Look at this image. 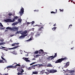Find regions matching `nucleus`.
Wrapping results in <instances>:
<instances>
[{"instance_id": "62", "label": "nucleus", "mask_w": 75, "mask_h": 75, "mask_svg": "<svg viewBox=\"0 0 75 75\" xmlns=\"http://www.w3.org/2000/svg\"><path fill=\"white\" fill-rule=\"evenodd\" d=\"M2 28L3 30H4V28Z\"/></svg>"}, {"instance_id": "22", "label": "nucleus", "mask_w": 75, "mask_h": 75, "mask_svg": "<svg viewBox=\"0 0 75 75\" xmlns=\"http://www.w3.org/2000/svg\"><path fill=\"white\" fill-rule=\"evenodd\" d=\"M18 31V30H16L15 31H17L16 32V34H18L20 33V31Z\"/></svg>"}, {"instance_id": "44", "label": "nucleus", "mask_w": 75, "mask_h": 75, "mask_svg": "<svg viewBox=\"0 0 75 75\" xmlns=\"http://www.w3.org/2000/svg\"><path fill=\"white\" fill-rule=\"evenodd\" d=\"M13 49H14V47L12 48H9V50H13Z\"/></svg>"}, {"instance_id": "34", "label": "nucleus", "mask_w": 75, "mask_h": 75, "mask_svg": "<svg viewBox=\"0 0 75 75\" xmlns=\"http://www.w3.org/2000/svg\"><path fill=\"white\" fill-rule=\"evenodd\" d=\"M34 28H32L30 29V31H34Z\"/></svg>"}, {"instance_id": "50", "label": "nucleus", "mask_w": 75, "mask_h": 75, "mask_svg": "<svg viewBox=\"0 0 75 75\" xmlns=\"http://www.w3.org/2000/svg\"><path fill=\"white\" fill-rule=\"evenodd\" d=\"M26 62H30V61L29 60H28H28H27V61Z\"/></svg>"}, {"instance_id": "36", "label": "nucleus", "mask_w": 75, "mask_h": 75, "mask_svg": "<svg viewBox=\"0 0 75 75\" xmlns=\"http://www.w3.org/2000/svg\"><path fill=\"white\" fill-rule=\"evenodd\" d=\"M32 24H34V23H35V22H34V21H33L32 22H31Z\"/></svg>"}, {"instance_id": "40", "label": "nucleus", "mask_w": 75, "mask_h": 75, "mask_svg": "<svg viewBox=\"0 0 75 75\" xmlns=\"http://www.w3.org/2000/svg\"><path fill=\"white\" fill-rule=\"evenodd\" d=\"M34 11H36V12H38V11H39V10H38H38H34Z\"/></svg>"}, {"instance_id": "2", "label": "nucleus", "mask_w": 75, "mask_h": 75, "mask_svg": "<svg viewBox=\"0 0 75 75\" xmlns=\"http://www.w3.org/2000/svg\"><path fill=\"white\" fill-rule=\"evenodd\" d=\"M62 57L61 59H59L58 60H57L55 62V63L57 64V63H61V62L62 61H64L65 59H67L68 58L66 57Z\"/></svg>"}, {"instance_id": "7", "label": "nucleus", "mask_w": 75, "mask_h": 75, "mask_svg": "<svg viewBox=\"0 0 75 75\" xmlns=\"http://www.w3.org/2000/svg\"><path fill=\"white\" fill-rule=\"evenodd\" d=\"M57 72V70H55L54 69H52L50 70L49 73H52V74H53V73Z\"/></svg>"}, {"instance_id": "52", "label": "nucleus", "mask_w": 75, "mask_h": 75, "mask_svg": "<svg viewBox=\"0 0 75 75\" xmlns=\"http://www.w3.org/2000/svg\"><path fill=\"white\" fill-rule=\"evenodd\" d=\"M54 57H52V58H51V60H52V59H53V58H54Z\"/></svg>"}, {"instance_id": "42", "label": "nucleus", "mask_w": 75, "mask_h": 75, "mask_svg": "<svg viewBox=\"0 0 75 75\" xmlns=\"http://www.w3.org/2000/svg\"><path fill=\"white\" fill-rule=\"evenodd\" d=\"M46 70L47 71V72H50V70L48 69H47Z\"/></svg>"}, {"instance_id": "57", "label": "nucleus", "mask_w": 75, "mask_h": 75, "mask_svg": "<svg viewBox=\"0 0 75 75\" xmlns=\"http://www.w3.org/2000/svg\"><path fill=\"white\" fill-rule=\"evenodd\" d=\"M74 47H73L72 48H71V50H73V49H74Z\"/></svg>"}, {"instance_id": "41", "label": "nucleus", "mask_w": 75, "mask_h": 75, "mask_svg": "<svg viewBox=\"0 0 75 75\" xmlns=\"http://www.w3.org/2000/svg\"><path fill=\"white\" fill-rule=\"evenodd\" d=\"M28 35V34H25V35H23V36H24V37H25V36H27V35Z\"/></svg>"}, {"instance_id": "32", "label": "nucleus", "mask_w": 75, "mask_h": 75, "mask_svg": "<svg viewBox=\"0 0 75 75\" xmlns=\"http://www.w3.org/2000/svg\"><path fill=\"white\" fill-rule=\"evenodd\" d=\"M18 21L20 23H21V20L20 19H18Z\"/></svg>"}, {"instance_id": "64", "label": "nucleus", "mask_w": 75, "mask_h": 75, "mask_svg": "<svg viewBox=\"0 0 75 75\" xmlns=\"http://www.w3.org/2000/svg\"><path fill=\"white\" fill-rule=\"evenodd\" d=\"M41 66H40H40H41V65H42V64H41Z\"/></svg>"}, {"instance_id": "16", "label": "nucleus", "mask_w": 75, "mask_h": 75, "mask_svg": "<svg viewBox=\"0 0 75 75\" xmlns=\"http://www.w3.org/2000/svg\"><path fill=\"white\" fill-rule=\"evenodd\" d=\"M15 44H16V45H19V43H15L14 44H12L11 45L12 46H15Z\"/></svg>"}, {"instance_id": "38", "label": "nucleus", "mask_w": 75, "mask_h": 75, "mask_svg": "<svg viewBox=\"0 0 75 75\" xmlns=\"http://www.w3.org/2000/svg\"><path fill=\"white\" fill-rule=\"evenodd\" d=\"M0 26L1 27H3V25H2L1 23H0Z\"/></svg>"}, {"instance_id": "47", "label": "nucleus", "mask_w": 75, "mask_h": 75, "mask_svg": "<svg viewBox=\"0 0 75 75\" xmlns=\"http://www.w3.org/2000/svg\"><path fill=\"white\" fill-rule=\"evenodd\" d=\"M3 44H4L3 42H1L0 43V45H2Z\"/></svg>"}, {"instance_id": "4", "label": "nucleus", "mask_w": 75, "mask_h": 75, "mask_svg": "<svg viewBox=\"0 0 75 75\" xmlns=\"http://www.w3.org/2000/svg\"><path fill=\"white\" fill-rule=\"evenodd\" d=\"M18 18V16H16L14 19H13V20L11 19H6V20L5 19L4 21L5 22H11V23H13L14 21H15V20H17Z\"/></svg>"}, {"instance_id": "35", "label": "nucleus", "mask_w": 75, "mask_h": 75, "mask_svg": "<svg viewBox=\"0 0 75 75\" xmlns=\"http://www.w3.org/2000/svg\"><path fill=\"white\" fill-rule=\"evenodd\" d=\"M51 14H52V13L54 14H55V13H56V12H54V11H52L51 12Z\"/></svg>"}, {"instance_id": "14", "label": "nucleus", "mask_w": 75, "mask_h": 75, "mask_svg": "<svg viewBox=\"0 0 75 75\" xmlns=\"http://www.w3.org/2000/svg\"><path fill=\"white\" fill-rule=\"evenodd\" d=\"M27 30H25L23 32V35H25V34H26L27 33Z\"/></svg>"}, {"instance_id": "23", "label": "nucleus", "mask_w": 75, "mask_h": 75, "mask_svg": "<svg viewBox=\"0 0 75 75\" xmlns=\"http://www.w3.org/2000/svg\"><path fill=\"white\" fill-rule=\"evenodd\" d=\"M18 23L17 22L15 23H13V24H12V25H16Z\"/></svg>"}, {"instance_id": "8", "label": "nucleus", "mask_w": 75, "mask_h": 75, "mask_svg": "<svg viewBox=\"0 0 75 75\" xmlns=\"http://www.w3.org/2000/svg\"><path fill=\"white\" fill-rule=\"evenodd\" d=\"M69 65V62H68L66 64L64 65V68H67Z\"/></svg>"}, {"instance_id": "31", "label": "nucleus", "mask_w": 75, "mask_h": 75, "mask_svg": "<svg viewBox=\"0 0 75 75\" xmlns=\"http://www.w3.org/2000/svg\"><path fill=\"white\" fill-rule=\"evenodd\" d=\"M59 10L60 11V12H61L62 11V12L64 11V9H62V10L61 9H60Z\"/></svg>"}, {"instance_id": "10", "label": "nucleus", "mask_w": 75, "mask_h": 75, "mask_svg": "<svg viewBox=\"0 0 75 75\" xmlns=\"http://www.w3.org/2000/svg\"><path fill=\"white\" fill-rule=\"evenodd\" d=\"M11 53H12L13 54H14L15 55H17V52L16 51V50L13 51V52H10Z\"/></svg>"}, {"instance_id": "18", "label": "nucleus", "mask_w": 75, "mask_h": 75, "mask_svg": "<svg viewBox=\"0 0 75 75\" xmlns=\"http://www.w3.org/2000/svg\"><path fill=\"white\" fill-rule=\"evenodd\" d=\"M28 69V70H31V69H32L31 66L30 67H29Z\"/></svg>"}, {"instance_id": "24", "label": "nucleus", "mask_w": 75, "mask_h": 75, "mask_svg": "<svg viewBox=\"0 0 75 75\" xmlns=\"http://www.w3.org/2000/svg\"><path fill=\"white\" fill-rule=\"evenodd\" d=\"M57 56V53H54V58H55V57H56Z\"/></svg>"}, {"instance_id": "25", "label": "nucleus", "mask_w": 75, "mask_h": 75, "mask_svg": "<svg viewBox=\"0 0 75 75\" xmlns=\"http://www.w3.org/2000/svg\"><path fill=\"white\" fill-rule=\"evenodd\" d=\"M0 63H4V62H3V60H0Z\"/></svg>"}, {"instance_id": "59", "label": "nucleus", "mask_w": 75, "mask_h": 75, "mask_svg": "<svg viewBox=\"0 0 75 75\" xmlns=\"http://www.w3.org/2000/svg\"><path fill=\"white\" fill-rule=\"evenodd\" d=\"M13 35H11L10 37H13Z\"/></svg>"}, {"instance_id": "20", "label": "nucleus", "mask_w": 75, "mask_h": 75, "mask_svg": "<svg viewBox=\"0 0 75 75\" xmlns=\"http://www.w3.org/2000/svg\"><path fill=\"white\" fill-rule=\"evenodd\" d=\"M47 67H52V66L51 65V64H49L47 66Z\"/></svg>"}, {"instance_id": "13", "label": "nucleus", "mask_w": 75, "mask_h": 75, "mask_svg": "<svg viewBox=\"0 0 75 75\" xmlns=\"http://www.w3.org/2000/svg\"><path fill=\"white\" fill-rule=\"evenodd\" d=\"M36 66H37V64H35L34 65H32V66H31V67H32V69H35V67H36Z\"/></svg>"}, {"instance_id": "17", "label": "nucleus", "mask_w": 75, "mask_h": 75, "mask_svg": "<svg viewBox=\"0 0 75 75\" xmlns=\"http://www.w3.org/2000/svg\"><path fill=\"white\" fill-rule=\"evenodd\" d=\"M33 74H38V73L36 71H33Z\"/></svg>"}, {"instance_id": "11", "label": "nucleus", "mask_w": 75, "mask_h": 75, "mask_svg": "<svg viewBox=\"0 0 75 75\" xmlns=\"http://www.w3.org/2000/svg\"><path fill=\"white\" fill-rule=\"evenodd\" d=\"M22 69V67H19L18 68L17 70L19 71V72H20V71Z\"/></svg>"}, {"instance_id": "49", "label": "nucleus", "mask_w": 75, "mask_h": 75, "mask_svg": "<svg viewBox=\"0 0 75 75\" xmlns=\"http://www.w3.org/2000/svg\"><path fill=\"white\" fill-rule=\"evenodd\" d=\"M22 70V71H22V72H24V70H23V69H22L21 70Z\"/></svg>"}, {"instance_id": "51", "label": "nucleus", "mask_w": 75, "mask_h": 75, "mask_svg": "<svg viewBox=\"0 0 75 75\" xmlns=\"http://www.w3.org/2000/svg\"><path fill=\"white\" fill-rule=\"evenodd\" d=\"M70 26H71V27H72V25H70L69 26V27H70Z\"/></svg>"}, {"instance_id": "46", "label": "nucleus", "mask_w": 75, "mask_h": 75, "mask_svg": "<svg viewBox=\"0 0 75 75\" xmlns=\"http://www.w3.org/2000/svg\"><path fill=\"white\" fill-rule=\"evenodd\" d=\"M28 40L29 41H31V40H32V39L31 38H30V39Z\"/></svg>"}, {"instance_id": "6", "label": "nucleus", "mask_w": 75, "mask_h": 75, "mask_svg": "<svg viewBox=\"0 0 75 75\" xmlns=\"http://www.w3.org/2000/svg\"><path fill=\"white\" fill-rule=\"evenodd\" d=\"M21 11H19V13H20V16H22L23 15V14H24V8H23V7H22V8H21Z\"/></svg>"}, {"instance_id": "30", "label": "nucleus", "mask_w": 75, "mask_h": 75, "mask_svg": "<svg viewBox=\"0 0 75 75\" xmlns=\"http://www.w3.org/2000/svg\"><path fill=\"white\" fill-rule=\"evenodd\" d=\"M12 14L11 13H9L8 14V15L9 16H12Z\"/></svg>"}, {"instance_id": "27", "label": "nucleus", "mask_w": 75, "mask_h": 75, "mask_svg": "<svg viewBox=\"0 0 75 75\" xmlns=\"http://www.w3.org/2000/svg\"><path fill=\"white\" fill-rule=\"evenodd\" d=\"M20 47V46L18 45V46H15L13 48H14V49H15V48H18V47Z\"/></svg>"}, {"instance_id": "39", "label": "nucleus", "mask_w": 75, "mask_h": 75, "mask_svg": "<svg viewBox=\"0 0 75 75\" xmlns=\"http://www.w3.org/2000/svg\"><path fill=\"white\" fill-rule=\"evenodd\" d=\"M1 58H2V59H3V60H4V61H6V60L3 57H1Z\"/></svg>"}, {"instance_id": "43", "label": "nucleus", "mask_w": 75, "mask_h": 75, "mask_svg": "<svg viewBox=\"0 0 75 75\" xmlns=\"http://www.w3.org/2000/svg\"><path fill=\"white\" fill-rule=\"evenodd\" d=\"M24 67H24V66L23 65H22V69H23V68H24Z\"/></svg>"}, {"instance_id": "53", "label": "nucleus", "mask_w": 75, "mask_h": 75, "mask_svg": "<svg viewBox=\"0 0 75 75\" xmlns=\"http://www.w3.org/2000/svg\"><path fill=\"white\" fill-rule=\"evenodd\" d=\"M8 67H5V69H6V68H7V69H8Z\"/></svg>"}, {"instance_id": "26", "label": "nucleus", "mask_w": 75, "mask_h": 75, "mask_svg": "<svg viewBox=\"0 0 75 75\" xmlns=\"http://www.w3.org/2000/svg\"><path fill=\"white\" fill-rule=\"evenodd\" d=\"M24 35H22L19 37V38H24Z\"/></svg>"}, {"instance_id": "58", "label": "nucleus", "mask_w": 75, "mask_h": 75, "mask_svg": "<svg viewBox=\"0 0 75 75\" xmlns=\"http://www.w3.org/2000/svg\"><path fill=\"white\" fill-rule=\"evenodd\" d=\"M57 9H56V12H55V13H57Z\"/></svg>"}, {"instance_id": "5", "label": "nucleus", "mask_w": 75, "mask_h": 75, "mask_svg": "<svg viewBox=\"0 0 75 75\" xmlns=\"http://www.w3.org/2000/svg\"><path fill=\"white\" fill-rule=\"evenodd\" d=\"M16 64V65H15L14 66H10L7 67V68H17V66L18 67H20L21 65L20 64H17V63H14V64Z\"/></svg>"}, {"instance_id": "9", "label": "nucleus", "mask_w": 75, "mask_h": 75, "mask_svg": "<svg viewBox=\"0 0 75 75\" xmlns=\"http://www.w3.org/2000/svg\"><path fill=\"white\" fill-rule=\"evenodd\" d=\"M41 52L42 53V54H44V50L42 49H40V50H39L38 53L39 54H41Z\"/></svg>"}, {"instance_id": "28", "label": "nucleus", "mask_w": 75, "mask_h": 75, "mask_svg": "<svg viewBox=\"0 0 75 75\" xmlns=\"http://www.w3.org/2000/svg\"><path fill=\"white\" fill-rule=\"evenodd\" d=\"M54 57V56H50L49 57L47 58V59H50V58H52V57Z\"/></svg>"}, {"instance_id": "15", "label": "nucleus", "mask_w": 75, "mask_h": 75, "mask_svg": "<svg viewBox=\"0 0 75 75\" xmlns=\"http://www.w3.org/2000/svg\"><path fill=\"white\" fill-rule=\"evenodd\" d=\"M23 59L24 60H25V61H26V62H27L28 59V58L25 57L24 59V58H23Z\"/></svg>"}, {"instance_id": "60", "label": "nucleus", "mask_w": 75, "mask_h": 75, "mask_svg": "<svg viewBox=\"0 0 75 75\" xmlns=\"http://www.w3.org/2000/svg\"><path fill=\"white\" fill-rule=\"evenodd\" d=\"M34 59H35H35L34 58H33V59L32 60H34Z\"/></svg>"}, {"instance_id": "48", "label": "nucleus", "mask_w": 75, "mask_h": 75, "mask_svg": "<svg viewBox=\"0 0 75 75\" xmlns=\"http://www.w3.org/2000/svg\"><path fill=\"white\" fill-rule=\"evenodd\" d=\"M35 64H36V62H35L32 63V64H33V65Z\"/></svg>"}, {"instance_id": "1", "label": "nucleus", "mask_w": 75, "mask_h": 75, "mask_svg": "<svg viewBox=\"0 0 75 75\" xmlns=\"http://www.w3.org/2000/svg\"><path fill=\"white\" fill-rule=\"evenodd\" d=\"M33 27L35 26H38V27H40V28L38 29V31L36 32V34L35 35V38H38L39 37H40L41 35V32L40 31H42L44 30V26H42V25H33Z\"/></svg>"}, {"instance_id": "63", "label": "nucleus", "mask_w": 75, "mask_h": 75, "mask_svg": "<svg viewBox=\"0 0 75 75\" xmlns=\"http://www.w3.org/2000/svg\"><path fill=\"white\" fill-rule=\"evenodd\" d=\"M3 48H5V47H3Z\"/></svg>"}, {"instance_id": "61", "label": "nucleus", "mask_w": 75, "mask_h": 75, "mask_svg": "<svg viewBox=\"0 0 75 75\" xmlns=\"http://www.w3.org/2000/svg\"><path fill=\"white\" fill-rule=\"evenodd\" d=\"M33 65V63L30 64V65Z\"/></svg>"}, {"instance_id": "54", "label": "nucleus", "mask_w": 75, "mask_h": 75, "mask_svg": "<svg viewBox=\"0 0 75 75\" xmlns=\"http://www.w3.org/2000/svg\"><path fill=\"white\" fill-rule=\"evenodd\" d=\"M31 35H34V33H33V32H32L31 33Z\"/></svg>"}, {"instance_id": "29", "label": "nucleus", "mask_w": 75, "mask_h": 75, "mask_svg": "<svg viewBox=\"0 0 75 75\" xmlns=\"http://www.w3.org/2000/svg\"><path fill=\"white\" fill-rule=\"evenodd\" d=\"M40 55L39 54H37L36 55L35 57H36V58H38L39 57H40Z\"/></svg>"}, {"instance_id": "37", "label": "nucleus", "mask_w": 75, "mask_h": 75, "mask_svg": "<svg viewBox=\"0 0 75 75\" xmlns=\"http://www.w3.org/2000/svg\"><path fill=\"white\" fill-rule=\"evenodd\" d=\"M45 74H46L47 75H48L50 74V72L49 73H48V72H45Z\"/></svg>"}, {"instance_id": "21", "label": "nucleus", "mask_w": 75, "mask_h": 75, "mask_svg": "<svg viewBox=\"0 0 75 75\" xmlns=\"http://www.w3.org/2000/svg\"><path fill=\"white\" fill-rule=\"evenodd\" d=\"M56 28H57V27H54L53 28H52V30H53V31H55V29Z\"/></svg>"}, {"instance_id": "45", "label": "nucleus", "mask_w": 75, "mask_h": 75, "mask_svg": "<svg viewBox=\"0 0 75 75\" xmlns=\"http://www.w3.org/2000/svg\"><path fill=\"white\" fill-rule=\"evenodd\" d=\"M27 24H31V23L28 22H27Z\"/></svg>"}, {"instance_id": "33", "label": "nucleus", "mask_w": 75, "mask_h": 75, "mask_svg": "<svg viewBox=\"0 0 75 75\" xmlns=\"http://www.w3.org/2000/svg\"><path fill=\"white\" fill-rule=\"evenodd\" d=\"M19 33L21 34H22V35H23V32H22L21 31H19Z\"/></svg>"}, {"instance_id": "55", "label": "nucleus", "mask_w": 75, "mask_h": 75, "mask_svg": "<svg viewBox=\"0 0 75 75\" xmlns=\"http://www.w3.org/2000/svg\"><path fill=\"white\" fill-rule=\"evenodd\" d=\"M1 49H3V47L1 46V47L0 48Z\"/></svg>"}, {"instance_id": "3", "label": "nucleus", "mask_w": 75, "mask_h": 75, "mask_svg": "<svg viewBox=\"0 0 75 75\" xmlns=\"http://www.w3.org/2000/svg\"><path fill=\"white\" fill-rule=\"evenodd\" d=\"M6 29L7 30H9L10 31H18V27L15 26L12 28H10L9 27H7L6 28Z\"/></svg>"}, {"instance_id": "12", "label": "nucleus", "mask_w": 75, "mask_h": 75, "mask_svg": "<svg viewBox=\"0 0 75 75\" xmlns=\"http://www.w3.org/2000/svg\"><path fill=\"white\" fill-rule=\"evenodd\" d=\"M21 73H20L19 72H18V73H17V75H23V72L22 71H20Z\"/></svg>"}, {"instance_id": "19", "label": "nucleus", "mask_w": 75, "mask_h": 75, "mask_svg": "<svg viewBox=\"0 0 75 75\" xmlns=\"http://www.w3.org/2000/svg\"><path fill=\"white\" fill-rule=\"evenodd\" d=\"M34 54H38V50L35 51V52H34Z\"/></svg>"}, {"instance_id": "56", "label": "nucleus", "mask_w": 75, "mask_h": 75, "mask_svg": "<svg viewBox=\"0 0 75 75\" xmlns=\"http://www.w3.org/2000/svg\"><path fill=\"white\" fill-rule=\"evenodd\" d=\"M56 26V23H55V24L53 25V26Z\"/></svg>"}]
</instances>
